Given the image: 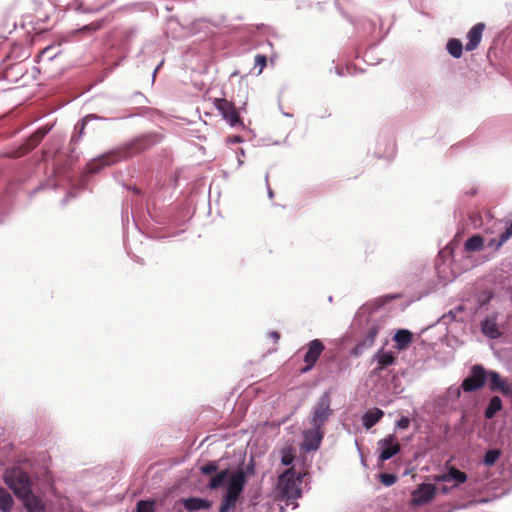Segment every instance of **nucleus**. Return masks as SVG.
<instances>
[{"label":"nucleus","instance_id":"nucleus-1","mask_svg":"<svg viewBox=\"0 0 512 512\" xmlns=\"http://www.w3.org/2000/svg\"><path fill=\"white\" fill-rule=\"evenodd\" d=\"M160 141V137L156 134L143 135L130 142H127L100 157L91 160L87 165V171L89 173H97L105 166H110L121 160L128 159L137 155Z\"/></svg>","mask_w":512,"mask_h":512},{"label":"nucleus","instance_id":"nucleus-2","mask_svg":"<svg viewBox=\"0 0 512 512\" xmlns=\"http://www.w3.org/2000/svg\"><path fill=\"white\" fill-rule=\"evenodd\" d=\"M302 482L303 474L296 473L294 467L286 469L278 477L275 489L276 498L287 505H292L293 508L298 507L296 501L302 497Z\"/></svg>","mask_w":512,"mask_h":512},{"label":"nucleus","instance_id":"nucleus-3","mask_svg":"<svg viewBox=\"0 0 512 512\" xmlns=\"http://www.w3.org/2000/svg\"><path fill=\"white\" fill-rule=\"evenodd\" d=\"M247 482L246 473L242 468L237 469L229 477L226 492L224 493L218 512H229L236 507L240 495Z\"/></svg>","mask_w":512,"mask_h":512},{"label":"nucleus","instance_id":"nucleus-4","mask_svg":"<svg viewBox=\"0 0 512 512\" xmlns=\"http://www.w3.org/2000/svg\"><path fill=\"white\" fill-rule=\"evenodd\" d=\"M4 481L17 497L27 495L29 488H31L29 475L20 467H13L7 470L4 475Z\"/></svg>","mask_w":512,"mask_h":512},{"label":"nucleus","instance_id":"nucleus-5","mask_svg":"<svg viewBox=\"0 0 512 512\" xmlns=\"http://www.w3.org/2000/svg\"><path fill=\"white\" fill-rule=\"evenodd\" d=\"M331 397L328 392H325L316 403L313 413L311 424L315 428H321L329 417L332 415L333 410L330 408Z\"/></svg>","mask_w":512,"mask_h":512},{"label":"nucleus","instance_id":"nucleus-6","mask_svg":"<svg viewBox=\"0 0 512 512\" xmlns=\"http://www.w3.org/2000/svg\"><path fill=\"white\" fill-rule=\"evenodd\" d=\"M213 104L230 126L236 127L244 125L239 112L232 101L225 98H215L213 100Z\"/></svg>","mask_w":512,"mask_h":512},{"label":"nucleus","instance_id":"nucleus-7","mask_svg":"<svg viewBox=\"0 0 512 512\" xmlns=\"http://www.w3.org/2000/svg\"><path fill=\"white\" fill-rule=\"evenodd\" d=\"M488 371L482 365H474L471 368L470 375L465 378L461 384V388L465 392H472L482 388L487 380Z\"/></svg>","mask_w":512,"mask_h":512},{"label":"nucleus","instance_id":"nucleus-8","mask_svg":"<svg viewBox=\"0 0 512 512\" xmlns=\"http://www.w3.org/2000/svg\"><path fill=\"white\" fill-rule=\"evenodd\" d=\"M51 127L48 125L38 128L31 136L27 138L16 151L10 154V157L18 158L28 154L30 151L35 149L43 138L49 133Z\"/></svg>","mask_w":512,"mask_h":512},{"label":"nucleus","instance_id":"nucleus-9","mask_svg":"<svg viewBox=\"0 0 512 512\" xmlns=\"http://www.w3.org/2000/svg\"><path fill=\"white\" fill-rule=\"evenodd\" d=\"M324 349L325 346L319 339H314L307 344V351L303 358L305 366L301 369L302 373L310 371L315 366Z\"/></svg>","mask_w":512,"mask_h":512},{"label":"nucleus","instance_id":"nucleus-10","mask_svg":"<svg viewBox=\"0 0 512 512\" xmlns=\"http://www.w3.org/2000/svg\"><path fill=\"white\" fill-rule=\"evenodd\" d=\"M378 445L381 448V452L379 455V460L381 462L391 459L393 456L398 454L401 450V446L396 441V438L394 435H388L385 438L381 439L378 442Z\"/></svg>","mask_w":512,"mask_h":512},{"label":"nucleus","instance_id":"nucleus-11","mask_svg":"<svg viewBox=\"0 0 512 512\" xmlns=\"http://www.w3.org/2000/svg\"><path fill=\"white\" fill-rule=\"evenodd\" d=\"M487 378H489V389L492 392H500L506 397H512V385L503 379L496 371H488Z\"/></svg>","mask_w":512,"mask_h":512},{"label":"nucleus","instance_id":"nucleus-12","mask_svg":"<svg viewBox=\"0 0 512 512\" xmlns=\"http://www.w3.org/2000/svg\"><path fill=\"white\" fill-rule=\"evenodd\" d=\"M436 494V486L434 484L422 483L412 493V502L415 505H423L431 502Z\"/></svg>","mask_w":512,"mask_h":512},{"label":"nucleus","instance_id":"nucleus-13","mask_svg":"<svg viewBox=\"0 0 512 512\" xmlns=\"http://www.w3.org/2000/svg\"><path fill=\"white\" fill-rule=\"evenodd\" d=\"M378 332H379V328L377 326H371L367 332H366V335L364 337V339L362 341H360L353 349H352V354L354 356H359L361 355L364 350L372 347V345L374 344V341L378 335Z\"/></svg>","mask_w":512,"mask_h":512},{"label":"nucleus","instance_id":"nucleus-14","mask_svg":"<svg viewBox=\"0 0 512 512\" xmlns=\"http://www.w3.org/2000/svg\"><path fill=\"white\" fill-rule=\"evenodd\" d=\"M321 428L309 429L304 433V447L307 451H314L319 448V445L323 438V432Z\"/></svg>","mask_w":512,"mask_h":512},{"label":"nucleus","instance_id":"nucleus-15","mask_svg":"<svg viewBox=\"0 0 512 512\" xmlns=\"http://www.w3.org/2000/svg\"><path fill=\"white\" fill-rule=\"evenodd\" d=\"M485 29L484 23H477L474 25L467 34L468 42L466 43L465 49L467 51L475 50L481 42L482 34Z\"/></svg>","mask_w":512,"mask_h":512},{"label":"nucleus","instance_id":"nucleus-16","mask_svg":"<svg viewBox=\"0 0 512 512\" xmlns=\"http://www.w3.org/2000/svg\"><path fill=\"white\" fill-rule=\"evenodd\" d=\"M435 480L439 482L454 481V486H457L467 481V475L465 472H462L456 467L452 466L449 468L447 473L435 476Z\"/></svg>","mask_w":512,"mask_h":512},{"label":"nucleus","instance_id":"nucleus-17","mask_svg":"<svg viewBox=\"0 0 512 512\" xmlns=\"http://www.w3.org/2000/svg\"><path fill=\"white\" fill-rule=\"evenodd\" d=\"M482 333L490 339H497L501 336L496 317H487L481 323Z\"/></svg>","mask_w":512,"mask_h":512},{"label":"nucleus","instance_id":"nucleus-18","mask_svg":"<svg viewBox=\"0 0 512 512\" xmlns=\"http://www.w3.org/2000/svg\"><path fill=\"white\" fill-rule=\"evenodd\" d=\"M18 498L23 500L24 506L28 512H41L44 508L41 500L32 493L31 488H29L27 495H21Z\"/></svg>","mask_w":512,"mask_h":512},{"label":"nucleus","instance_id":"nucleus-19","mask_svg":"<svg viewBox=\"0 0 512 512\" xmlns=\"http://www.w3.org/2000/svg\"><path fill=\"white\" fill-rule=\"evenodd\" d=\"M183 505L187 511L192 512L201 509H209L212 506V502L203 498L190 497L183 499Z\"/></svg>","mask_w":512,"mask_h":512},{"label":"nucleus","instance_id":"nucleus-20","mask_svg":"<svg viewBox=\"0 0 512 512\" xmlns=\"http://www.w3.org/2000/svg\"><path fill=\"white\" fill-rule=\"evenodd\" d=\"M393 340L395 341V347L398 350H405L412 343L413 334L409 330L401 329L396 332V334L393 337Z\"/></svg>","mask_w":512,"mask_h":512},{"label":"nucleus","instance_id":"nucleus-21","mask_svg":"<svg viewBox=\"0 0 512 512\" xmlns=\"http://www.w3.org/2000/svg\"><path fill=\"white\" fill-rule=\"evenodd\" d=\"M383 415H384V412L379 408H373V409L367 411L362 417L363 426L366 429L372 428L377 422H379L381 420Z\"/></svg>","mask_w":512,"mask_h":512},{"label":"nucleus","instance_id":"nucleus-22","mask_svg":"<svg viewBox=\"0 0 512 512\" xmlns=\"http://www.w3.org/2000/svg\"><path fill=\"white\" fill-rule=\"evenodd\" d=\"M230 470L228 468L217 472L213 475L208 483V488L211 490H216L223 485L225 480L229 477Z\"/></svg>","mask_w":512,"mask_h":512},{"label":"nucleus","instance_id":"nucleus-23","mask_svg":"<svg viewBox=\"0 0 512 512\" xmlns=\"http://www.w3.org/2000/svg\"><path fill=\"white\" fill-rule=\"evenodd\" d=\"M502 407H503L502 400L500 399V397L493 396L490 399L489 404L485 409L484 416L487 419H492L496 415L497 412L502 410Z\"/></svg>","mask_w":512,"mask_h":512},{"label":"nucleus","instance_id":"nucleus-24","mask_svg":"<svg viewBox=\"0 0 512 512\" xmlns=\"http://www.w3.org/2000/svg\"><path fill=\"white\" fill-rule=\"evenodd\" d=\"M13 506V498L10 493L0 487V510L2 512H9Z\"/></svg>","mask_w":512,"mask_h":512},{"label":"nucleus","instance_id":"nucleus-25","mask_svg":"<svg viewBox=\"0 0 512 512\" xmlns=\"http://www.w3.org/2000/svg\"><path fill=\"white\" fill-rule=\"evenodd\" d=\"M396 358L391 352H385L378 355V367L374 370L375 372L381 371L384 368L394 364Z\"/></svg>","mask_w":512,"mask_h":512},{"label":"nucleus","instance_id":"nucleus-26","mask_svg":"<svg viewBox=\"0 0 512 512\" xmlns=\"http://www.w3.org/2000/svg\"><path fill=\"white\" fill-rule=\"evenodd\" d=\"M483 244V238L480 235H474L466 240L464 246L468 252H475L481 250Z\"/></svg>","mask_w":512,"mask_h":512},{"label":"nucleus","instance_id":"nucleus-27","mask_svg":"<svg viewBox=\"0 0 512 512\" xmlns=\"http://www.w3.org/2000/svg\"><path fill=\"white\" fill-rule=\"evenodd\" d=\"M447 50L454 58H459L462 55L463 45L458 39H450L447 43Z\"/></svg>","mask_w":512,"mask_h":512},{"label":"nucleus","instance_id":"nucleus-28","mask_svg":"<svg viewBox=\"0 0 512 512\" xmlns=\"http://www.w3.org/2000/svg\"><path fill=\"white\" fill-rule=\"evenodd\" d=\"M155 501L154 500H140L137 502L136 512H154L155 511Z\"/></svg>","mask_w":512,"mask_h":512},{"label":"nucleus","instance_id":"nucleus-29","mask_svg":"<svg viewBox=\"0 0 512 512\" xmlns=\"http://www.w3.org/2000/svg\"><path fill=\"white\" fill-rule=\"evenodd\" d=\"M281 463L285 466H289L292 464L294 460V454L292 447L284 448L282 451Z\"/></svg>","mask_w":512,"mask_h":512},{"label":"nucleus","instance_id":"nucleus-30","mask_svg":"<svg viewBox=\"0 0 512 512\" xmlns=\"http://www.w3.org/2000/svg\"><path fill=\"white\" fill-rule=\"evenodd\" d=\"M500 457V451L497 449L488 450L484 456L486 465H493Z\"/></svg>","mask_w":512,"mask_h":512},{"label":"nucleus","instance_id":"nucleus-31","mask_svg":"<svg viewBox=\"0 0 512 512\" xmlns=\"http://www.w3.org/2000/svg\"><path fill=\"white\" fill-rule=\"evenodd\" d=\"M219 468L217 461H209L203 466H201L200 471L204 475H212L213 473L217 472Z\"/></svg>","mask_w":512,"mask_h":512},{"label":"nucleus","instance_id":"nucleus-32","mask_svg":"<svg viewBox=\"0 0 512 512\" xmlns=\"http://www.w3.org/2000/svg\"><path fill=\"white\" fill-rule=\"evenodd\" d=\"M379 479L380 482L387 487L392 486L397 482V476L391 473H381L379 474Z\"/></svg>","mask_w":512,"mask_h":512},{"label":"nucleus","instance_id":"nucleus-33","mask_svg":"<svg viewBox=\"0 0 512 512\" xmlns=\"http://www.w3.org/2000/svg\"><path fill=\"white\" fill-rule=\"evenodd\" d=\"M106 19H107V18L102 19V20H98V21H95V22H92V23H90V24H88V25H85V26H83V27L80 29V31H82V32H84V31H88V32L92 31V32H95V31H97V30L101 29V28L104 26V23H105V20H106Z\"/></svg>","mask_w":512,"mask_h":512},{"label":"nucleus","instance_id":"nucleus-34","mask_svg":"<svg viewBox=\"0 0 512 512\" xmlns=\"http://www.w3.org/2000/svg\"><path fill=\"white\" fill-rule=\"evenodd\" d=\"M266 64H267V58L265 55H261V54H258L256 55L255 57V68L258 67V73L257 74H261L263 69L266 67Z\"/></svg>","mask_w":512,"mask_h":512},{"label":"nucleus","instance_id":"nucleus-35","mask_svg":"<svg viewBox=\"0 0 512 512\" xmlns=\"http://www.w3.org/2000/svg\"><path fill=\"white\" fill-rule=\"evenodd\" d=\"M512 237V221L510 222L509 226L506 228V230L500 234V244H504L508 239Z\"/></svg>","mask_w":512,"mask_h":512},{"label":"nucleus","instance_id":"nucleus-36","mask_svg":"<svg viewBox=\"0 0 512 512\" xmlns=\"http://www.w3.org/2000/svg\"><path fill=\"white\" fill-rule=\"evenodd\" d=\"M410 425V419L408 417H401L397 423H396V426L399 428V429H407Z\"/></svg>","mask_w":512,"mask_h":512},{"label":"nucleus","instance_id":"nucleus-37","mask_svg":"<svg viewBox=\"0 0 512 512\" xmlns=\"http://www.w3.org/2000/svg\"><path fill=\"white\" fill-rule=\"evenodd\" d=\"M500 238L499 239H496V238H493L491 239L487 246L490 247V248H493L495 250H498L503 244H500Z\"/></svg>","mask_w":512,"mask_h":512},{"label":"nucleus","instance_id":"nucleus-38","mask_svg":"<svg viewBox=\"0 0 512 512\" xmlns=\"http://www.w3.org/2000/svg\"><path fill=\"white\" fill-rule=\"evenodd\" d=\"M243 139L240 136L232 135L227 138V143L229 144H235L242 142Z\"/></svg>","mask_w":512,"mask_h":512},{"label":"nucleus","instance_id":"nucleus-39","mask_svg":"<svg viewBox=\"0 0 512 512\" xmlns=\"http://www.w3.org/2000/svg\"><path fill=\"white\" fill-rule=\"evenodd\" d=\"M114 0H107L105 2H103L101 5H99L95 10L98 11V10H101L105 7H107L108 5H110Z\"/></svg>","mask_w":512,"mask_h":512},{"label":"nucleus","instance_id":"nucleus-40","mask_svg":"<svg viewBox=\"0 0 512 512\" xmlns=\"http://www.w3.org/2000/svg\"><path fill=\"white\" fill-rule=\"evenodd\" d=\"M270 336L277 342L280 338V334L276 331L270 333Z\"/></svg>","mask_w":512,"mask_h":512},{"label":"nucleus","instance_id":"nucleus-41","mask_svg":"<svg viewBox=\"0 0 512 512\" xmlns=\"http://www.w3.org/2000/svg\"><path fill=\"white\" fill-rule=\"evenodd\" d=\"M79 140V136H73L71 138V142H77Z\"/></svg>","mask_w":512,"mask_h":512},{"label":"nucleus","instance_id":"nucleus-42","mask_svg":"<svg viewBox=\"0 0 512 512\" xmlns=\"http://www.w3.org/2000/svg\"><path fill=\"white\" fill-rule=\"evenodd\" d=\"M84 127H85V121H83V123H82V127H81V130H80V134H82V133H83V131H84Z\"/></svg>","mask_w":512,"mask_h":512},{"label":"nucleus","instance_id":"nucleus-43","mask_svg":"<svg viewBox=\"0 0 512 512\" xmlns=\"http://www.w3.org/2000/svg\"><path fill=\"white\" fill-rule=\"evenodd\" d=\"M442 491H443L444 493H447V492H448V488H447L446 486H443V487H442Z\"/></svg>","mask_w":512,"mask_h":512},{"label":"nucleus","instance_id":"nucleus-44","mask_svg":"<svg viewBox=\"0 0 512 512\" xmlns=\"http://www.w3.org/2000/svg\"><path fill=\"white\" fill-rule=\"evenodd\" d=\"M247 471H248V472L253 471V467H252V466H248V467H247Z\"/></svg>","mask_w":512,"mask_h":512},{"label":"nucleus","instance_id":"nucleus-45","mask_svg":"<svg viewBox=\"0 0 512 512\" xmlns=\"http://www.w3.org/2000/svg\"><path fill=\"white\" fill-rule=\"evenodd\" d=\"M48 50H49V48H46L45 50H43V51H42V54L47 53V52H48Z\"/></svg>","mask_w":512,"mask_h":512}]
</instances>
